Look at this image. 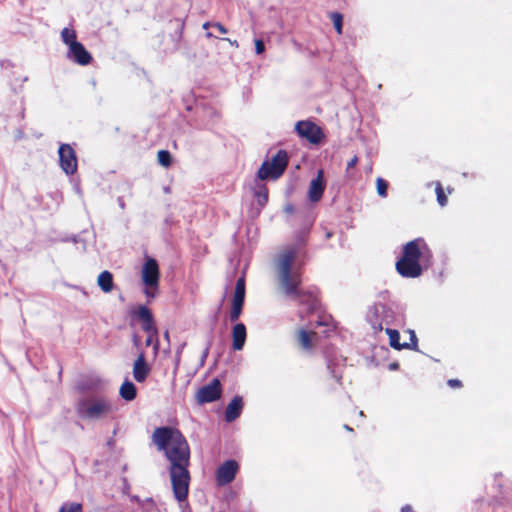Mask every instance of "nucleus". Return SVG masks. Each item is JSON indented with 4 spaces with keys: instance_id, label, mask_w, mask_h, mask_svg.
<instances>
[{
    "instance_id": "nucleus-1",
    "label": "nucleus",
    "mask_w": 512,
    "mask_h": 512,
    "mask_svg": "<svg viewBox=\"0 0 512 512\" xmlns=\"http://www.w3.org/2000/svg\"><path fill=\"white\" fill-rule=\"evenodd\" d=\"M152 439L158 450L163 451L170 461L169 471L175 499L178 502L185 501L190 483V448L186 438L177 428L161 426L155 429Z\"/></svg>"
},
{
    "instance_id": "nucleus-2",
    "label": "nucleus",
    "mask_w": 512,
    "mask_h": 512,
    "mask_svg": "<svg viewBox=\"0 0 512 512\" xmlns=\"http://www.w3.org/2000/svg\"><path fill=\"white\" fill-rule=\"evenodd\" d=\"M296 258V251L291 249L283 254L278 267L279 286L284 294L297 300L306 313H313L318 310L320 302L315 289L303 290L301 285V273L299 269H293Z\"/></svg>"
},
{
    "instance_id": "nucleus-3",
    "label": "nucleus",
    "mask_w": 512,
    "mask_h": 512,
    "mask_svg": "<svg viewBox=\"0 0 512 512\" xmlns=\"http://www.w3.org/2000/svg\"><path fill=\"white\" fill-rule=\"evenodd\" d=\"M429 252L425 240L421 237L407 242L402 249V255L396 262V271L404 278H417L422 275L420 264L422 257Z\"/></svg>"
},
{
    "instance_id": "nucleus-4",
    "label": "nucleus",
    "mask_w": 512,
    "mask_h": 512,
    "mask_svg": "<svg viewBox=\"0 0 512 512\" xmlns=\"http://www.w3.org/2000/svg\"><path fill=\"white\" fill-rule=\"evenodd\" d=\"M182 101L187 111L195 109V117L188 122L195 129H211L219 118L217 110L203 102H198L193 92L184 95Z\"/></svg>"
},
{
    "instance_id": "nucleus-5",
    "label": "nucleus",
    "mask_w": 512,
    "mask_h": 512,
    "mask_svg": "<svg viewBox=\"0 0 512 512\" xmlns=\"http://www.w3.org/2000/svg\"><path fill=\"white\" fill-rule=\"evenodd\" d=\"M75 409L77 415L83 420H100L113 413L111 401L104 396L80 398Z\"/></svg>"
},
{
    "instance_id": "nucleus-6",
    "label": "nucleus",
    "mask_w": 512,
    "mask_h": 512,
    "mask_svg": "<svg viewBox=\"0 0 512 512\" xmlns=\"http://www.w3.org/2000/svg\"><path fill=\"white\" fill-rule=\"evenodd\" d=\"M288 163V152L284 149L278 150L270 160L266 159L263 161L257 171V180H277L284 174Z\"/></svg>"
},
{
    "instance_id": "nucleus-7",
    "label": "nucleus",
    "mask_w": 512,
    "mask_h": 512,
    "mask_svg": "<svg viewBox=\"0 0 512 512\" xmlns=\"http://www.w3.org/2000/svg\"><path fill=\"white\" fill-rule=\"evenodd\" d=\"M159 265L155 258L146 256L141 271L142 282L145 285L143 290L148 298H155L159 286Z\"/></svg>"
},
{
    "instance_id": "nucleus-8",
    "label": "nucleus",
    "mask_w": 512,
    "mask_h": 512,
    "mask_svg": "<svg viewBox=\"0 0 512 512\" xmlns=\"http://www.w3.org/2000/svg\"><path fill=\"white\" fill-rule=\"evenodd\" d=\"M295 132L300 138L314 145L320 144L325 138L322 128L311 120L298 121L295 124Z\"/></svg>"
},
{
    "instance_id": "nucleus-9",
    "label": "nucleus",
    "mask_w": 512,
    "mask_h": 512,
    "mask_svg": "<svg viewBox=\"0 0 512 512\" xmlns=\"http://www.w3.org/2000/svg\"><path fill=\"white\" fill-rule=\"evenodd\" d=\"M223 392V386L218 378H213L208 384L200 387L196 394L199 405L218 401Z\"/></svg>"
},
{
    "instance_id": "nucleus-10",
    "label": "nucleus",
    "mask_w": 512,
    "mask_h": 512,
    "mask_svg": "<svg viewBox=\"0 0 512 512\" xmlns=\"http://www.w3.org/2000/svg\"><path fill=\"white\" fill-rule=\"evenodd\" d=\"M246 296V284L245 276H241L237 279L235 284L234 295L232 299L231 310L229 313V319L231 322H236L242 314Z\"/></svg>"
},
{
    "instance_id": "nucleus-11",
    "label": "nucleus",
    "mask_w": 512,
    "mask_h": 512,
    "mask_svg": "<svg viewBox=\"0 0 512 512\" xmlns=\"http://www.w3.org/2000/svg\"><path fill=\"white\" fill-rule=\"evenodd\" d=\"M59 165L67 175H73L78 168L77 155L70 144L62 143L58 149Z\"/></svg>"
},
{
    "instance_id": "nucleus-12",
    "label": "nucleus",
    "mask_w": 512,
    "mask_h": 512,
    "mask_svg": "<svg viewBox=\"0 0 512 512\" xmlns=\"http://www.w3.org/2000/svg\"><path fill=\"white\" fill-rule=\"evenodd\" d=\"M392 311L385 304H374L369 307L367 312V321L370 323L375 331H382V323H388V318L391 317Z\"/></svg>"
},
{
    "instance_id": "nucleus-13",
    "label": "nucleus",
    "mask_w": 512,
    "mask_h": 512,
    "mask_svg": "<svg viewBox=\"0 0 512 512\" xmlns=\"http://www.w3.org/2000/svg\"><path fill=\"white\" fill-rule=\"evenodd\" d=\"M239 464L234 459L224 461L216 470L215 480L219 487L226 486L234 481Z\"/></svg>"
},
{
    "instance_id": "nucleus-14",
    "label": "nucleus",
    "mask_w": 512,
    "mask_h": 512,
    "mask_svg": "<svg viewBox=\"0 0 512 512\" xmlns=\"http://www.w3.org/2000/svg\"><path fill=\"white\" fill-rule=\"evenodd\" d=\"M131 316L137 318L141 322V327L146 333H153L157 335V327L152 311L145 305H138V307L131 311Z\"/></svg>"
},
{
    "instance_id": "nucleus-15",
    "label": "nucleus",
    "mask_w": 512,
    "mask_h": 512,
    "mask_svg": "<svg viewBox=\"0 0 512 512\" xmlns=\"http://www.w3.org/2000/svg\"><path fill=\"white\" fill-rule=\"evenodd\" d=\"M326 188V179L324 176V170L319 169L317 171V175L313 178L308 187L307 197L310 202L317 203L319 202L324 194Z\"/></svg>"
},
{
    "instance_id": "nucleus-16",
    "label": "nucleus",
    "mask_w": 512,
    "mask_h": 512,
    "mask_svg": "<svg viewBox=\"0 0 512 512\" xmlns=\"http://www.w3.org/2000/svg\"><path fill=\"white\" fill-rule=\"evenodd\" d=\"M326 365L332 378L338 383H341L343 367L345 366L346 358L338 355L335 351H326Z\"/></svg>"
},
{
    "instance_id": "nucleus-17",
    "label": "nucleus",
    "mask_w": 512,
    "mask_h": 512,
    "mask_svg": "<svg viewBox=\"0 0 512 512\" xmlns=\"http://www.w3.org/2000/svg\"><path fill=\"white\" fill-rule=\"evenodd\" d=\"M151 372V367L146 361L144 351H141L133 363V377L138 383L146 381Z\"/></svg>"
},
{
    "instance_id": "nucleus-18",
    "label": "nucleus",
    "mask_w": 512,
    "mask_h": 512,
    "mask_svg": "<svg viewBox=\"0 0 512 512\" xmlns=\"http://www.w3.org/2000/svg\"><path fill=\"white\" fill-rule=\"evenodd\" d=\"M68 57L78 64H89L92 60L91 54L80 42L72 43V46L68 48Z\"/></svg>"
},
{
    "instance_id": "nucleus-19",
    "label": "nucleus",
    "mask_w": 512,
    "mask_h": 512,
    "mask_svg": "<svg viewBox=\"0 0 512 512\" xmlns=\"http://www.w3.org/2000/svg\"><path fill=\"white\" fill-rule=\"evenodd\" d=\"M244 408V402L243 398L239 395H236L232 398V400L228 403L224 419L228 423L234 422L236 419H238L243 411Z\"/></svg>"
},
{
    "instance_id": "nucleus-20",
    "label": "nucleus",
    "mask_w": 512,
    "mask_h": 512,
    "mask_svg": "<svg viewBox=\"0 0 512 512\" xmlns=\"http://www.w3.org/2000/svg\"><path fill=\"white\" fill-rule=\"evenodd\" d=\"M103 386V379L97 376H88L77 382L76 389L81 393L98 392Z\"/></svg>"
},
{
    "instance_id": "nucleus-21",
    "label": "nucleus",
    "mask_w": 512,
    "mask_h": 512,
    "mask_svg": "<svg viewBox=\"0 0 512 512\" xmlns=\"http://www.w3.org/2000/svg\"><path fill=\"white\" fill-rule=\"evenodd\" d=\"M247 338V329L244 323L238 322L232 327V348L235 351L243 349Z\"/></svg>"
},
{
    "instance_id": "nucleus-22",
    "label": "nucleus",
    "mask_w": 512,
    "mask_h": 512,
    "mask_svg": "<svg viewBox=\"0 0 512 512\" xmlns=\"http://www.w3.org/2000/svg\"><path fill=\"white\" fill-rule=\"evenodd\" d=\"M97 284L104 293H109L114 288L113 274L108 271H102L97 278Z\"/></svg>"
},
{
    "instance_id": "nucleus-23",
    "label": "nucleus",
    "mask_w": 512,
    "mask_h": 512,
    "mask_svg": "<svg viewBox=\"0 0 512 512\" xmlns=\"http://www.w3.org/2000/svg\"><path fill=\"white\" fill-rule=\"evenodd\" d=\"M119 395L125 401H133L137 396L136 385L132 381L126 379L120 386Z\"/></svg>"
},
{
    "instance_id": "nucleus-24",
    "label": "nucleus",
    "mask_w": 512,
    "mask_h": 512,
    "mask_svg": "<svg viewBox=\"0 0 512 512\" xmlns=\"http://www.w3.org/2000/svg\"><path fill=\"white\" fill-rule=\"evenodd\" d=\"M385 332L389 336L390 346L392 348H394L395 350H402V349L408 348L410 346V344H408L406 342H404V343L400 342V333L398 330L392 329V328H386Z\"/></svg>"
},
{
    "instance_id": "nucleus-25",
    "label": "nucleus",
    "mask_w": 512,
    "mask_h": 512,
    "mask_svg": "<svg viewBox=\"0 0 512 512\" xmlns=\"http://www.w3.org/2000/svg\"><path fill=\"white\" fill-rule=\"evenodd\" d=\"M254 197L257 199L258 205L263 208L268 202V189L265 184L256 183L254 188Z\"/></svg>"
},
{
    "instance_id": "nucleus-26",
    "label": "nucleus",
    "mask_w": 512,
    "mask_h": 512,
    "mask_svg": "<svg viewBox=\"0 0 512 512\" xmlns=\"http://www.w3.org/2000/svg\"><path fill=\"white\" fill-rule=\"evenodd\" d=\"M61 38L62 41L68 46V48L72 46V43L78 42L75 30L70 28H64L61 31Z\"/></svg>"
},
{
    "instance_id": "nucleus-27",
    "label": "nucleus",
    "mask_w": 512,
    "mask_h": 512,
    "mask_svg": "<svg viewBox=\"0 0 512 512\" xmlns=\"http://www.w3.org/2000/svg\"><path fill=\"white\" fill-rule=\"evenodd\" d=\"M157 160L161 166L168 168L172 164V155L168 150L162 149L157 153Z\"/></svg>"
},
{
    "instance_id": "nucleus-28",
    "label": "nucleus",
    "mask_w": 512,
    "mask_h": 512,
    "mask_svg": "<svg viewBox=\"0 0 512 512\" xmlns=\"http://www.w3.org/2000/svg\"><path fill=\"white\" fill-rule=\"evenodd\" d=\"M388 187H389V183L388 181H386L385 179H383L382 177H378L376 179V189H377V193L380 197L382 198H385L387 197L388 195Z\"/></svg>"
},
{
    "instance_id": "nucleus-29",
    "label": "nucleus",
    "mask_w": 512,
    "mask_h": 512,
    "mask_svg": "<svg viewBox=\"0 0 512 512\" xmlns=\"http://www.w3.org/2000/svg\"><path fill=\"white\" fill-rule=\"evenodd\" d=\"M330 19L332 20L337 33L339 35L342 34L343 15L339 12H332L330 14Z\"/></svg>"
},
{
    "instance_id": "nucleus-30",
    "label": "nucleus",
    "mask_w": 512,
    "mask_h": 512,
    "mask_svg": "<svg viewBox=\"0 0 512 512\" xmlns=\"http://www.w3.org/2000/svg\"><path fill=\"white\" fill-rule=\"evenodd\" d=\"M298 340L303 348L309 349L311 347V336L305 329L300 330Z\"/></svg>"
},
{
    "instance_id": "nucleus-31",
    "label": "nucleus",
    "mask_w": 512,
    "mask_h": 512,
    "mask_svg": "<svg viewBox=\"0 0 512 512\" xmlns=\"http://www.w3.org/2000/svg\"><path fill=\"white\" fill-rule=\"evenodd\" d=\"M142 512H158V507L156 502L152 497H148L145 499V504L141 506Z\"/></svg>"
},
{
    "instance_id": "nucleus-32",
    "label": "nucleus",
    "mask_w": 512,
    "mask_h": 512,
    "mask_svg": "<svg viewBox=\"0 0 512 512\" xmlns=\"http://www.w3.org/2000/svg\"><path fill=\"white\" fill-rule=\"evenodd\" d=\"M59 512H82V505L80 503H65L60 507Z\"/></svg>"
},
{
    "instance_id": "nucleus-33",
    "label": "nucleus",
    "mask_w": 512,
    "mask_h": 512,
    "mask_svg": "<svg viewBox=\"0 0 512 512\" xmlns=\"http://www.w3.org/2000/svg\"><path fill=\"white\" fill-rule=\"evenodd\" d=\"M148 336L145 341L146 346H150L153 344V350L154 353L157 354L159 350V340H158V334L154 335L153 333H147Z\"/></svg>"
},
{
    "instance_id": "nucleus-34",
    "label": "nucleus",
    "mask_w": 512,
    "mask_h": 512,
    "mask_svg": "<svg viewBox=\"0 0 512 512\" xmlns=\"http://www.w3.org/2000/svg\"><path fill=\"white\" fill-rule=\"evenodd\" d=\"M436 196H437V202L440 206L443 207L447 204V197H446L440 184L437 185Z\"/></svg>"
},
{
    "instance_id": "nucleus-35",
    "label": "nucleus",
    "mask_w": 512,
    "mask_h": 512,
    "mask_svg": "<svg viewBox=\"0 0 512 512\" xmlns=\"http://www.w3.org/2000/svg\"><path fill=\"white\" fill-rule=\"evenodd\" d=\"M409 333H410V343H409L410 346L407 349L416 350L417 349V345H418L417 336H416V334H415V332L413 330H410Z\"/></svg>"
},
{
    "instance_id": "nucleus-36",
    "label": "nucleus",
    "mask_w": 512,
    "mask_h": 512,
    "mask_svg": "<svg viewBox=\"0 0 512 512\" xmlns=\"http://www.w3.org/2000/svg\"><path fill=\"white\" fill-rule=\"evenodd\" d=\"M309 229H303L297 233V242L299 244H305Z\"/></svg>"
},
{
    "instance_id": "nucleus-37",
    "label": "nucleus",
    "mask_w": 512,
    "mask_h": 512,
    "mask_svg": "<svg viewBox=\"0 0 512 512\" xmlns=\"http://www.w3.org/2000/svg\"><path fill=\"white\" fill-rule=\"evenodd\" d=\"M212 346V340L209 339L207 344H206V347L205 349L203 350L202 354H201V363L203 364L205 362V360L207 359L208 355H209V351H210V348Z\"/></svg>"
},
{
    "instance_id": "nucleus-38",
    "label": "nucleus",
    "mask_w": 512,
    "mask_h": 512,
    "mask_svg": "<svg viewBox=\"0 0 512 512\" xmlns=\"http://www.w3.org/2000/svg\"><path fill=\"white\" fill-rule=\"evenodd\" d=\"M121 482H122V493L125 495H129L130 490H131V485H130L128 479L126 477H123L121 479Z\"/></svg>"
},
{
    "instance_id": "nucleus-39",
    "label": "nucleus",
    "mask_w": 512,
    "mask_h": 512,
    "mask_svg": "<svg viewBox=\"0 0 512 512\" xmlns=\"http://www.w3.org/2000/svg\"><path fill=\"white\" fill-rule=\"evenodd\" d=\"M359 159H358V156H353L347 163V167H346V173L348 174L349 173V170L352 169L354 166H356V164L358 163Z\"/></svg>"
},
{
    "instance_id": "nucleus-40",
    "label": "nucleus",
    "mask_w": 512,
    "mask_h": 512,
    "mask_svg": "<svg viewBox=\"0 0 512 512\" xmlns=\"http://www.w3.org/2000/svg\"><path fill=\"white\" fill-rule=\"evenodd\" d=\"M255 50L257 54H261L265 50V45L262 40L255 41Z\"/></svg>"
},
{
    "instance_id": "nucleus-41",
    "label": "nucleus",
    "mask_w": 512,
    "mask_h": 512,
    "mask_svg": "<svg viewBox=\"0 0 512 512\" xmlns=\"http://www.w3.org/2000/svg\"><path fill=\"white\" fill-rule=\"evenodd\" d=\"M447 384L451 388H459L462 386V382L459 379H450Z\"/></svg>"
},
{
    "instance_id": "nucleus-42",
    "label": "nucleus",
    "mask_w": 512,
    "mask_h": 512,
    "mask_svg": "<svg viewBox=\"0 0 512 512\" xmlns=\"http://www.w3.org/2000/svg\"><path fill=\"white\" fill-rule=\"evenodd\" d=\"M316 326H328L327 317L319 316L318 320L316 321Z\"/></svg>"
},
{
    "instance_id": "nucleus-43",
    "label": "nucleus",
    "mask_w": 512,
    "mask_h": 512,
    "mask_svg": "<svg viewBox=\"0 0 512 512\" xmlns=\"http://www.w3.org/2000/svg\"><path fill=\"white\" fill-rule=\"evenodd\" d=\"M130 500L137 503L140 507L145 504V500H142L138 495H131Z\"/></svg>"
},
{
    "instance_id": "nucleus-44",
    "label": "nucleus",
    "mask_w": 512,
    "mask_h": 512,
    "mask_svg": "<svg viewBox=\"0 0 512 512\" xmlns=\"http://www.w3.org/2000/svg\"><path fill=\"white\" fill-rule=\"evenodd\" d=\"M213 27H215L221 34L227 33V29L219 22L213 23Z\"/></svg>"
},
{
    "instance_id": "nucleus-45",
    "label": "nucleus",
    "mask_w": 512,
    "mask_h": 512,
    "mask_svg": "<svg viewBox=\"0 0 512 512\" xmlns=\"http://www.w3.org/2000/svg\"><path fill=\"white\" fill-rule=\"evenodd\" d=\"M132 342H133V345L136 347V348H139L140 345H141V339L140 337L135 333L133 334V337H132Z\"/></svg>"
},
{
    "instance_id": "nucleus-46",
    "label": "nucleus",
    "mask_w": 512,
    "mask_h": 512,
    "mask_svg": "<svg viewBox=\"0 0 512 512\" xmlns=\"http://www.w3.org/2000/svg\"><path fill=\"white\" fill-rule=\"evenodd\" d=\"M284 211H285V213H287V214H292V213H294V211H295V207H294V205H293V204L289 203V204H287V205L285 206Z\"/></svg>"
},
{
    "instance_id": "nucleus-47",
    "label": "nucleus",
    "mask_w": 512,
    "mask_h": 512,
    "mask_svg": "<svg viewBox=\"0 0 512 512\" xmlns=\"http://www.w3.org/2000/svg\"><path fill=\"white\" fill-rule=\"evenodd\" d=\"M399 367H400V365L398 362H392L388 365V369L391 371H396L399 369Z\"/></svg>"
},
{
    "instance_id": "nucleus-48",
    "label": "nucleus",
    "mask_w": 512,
    "mask_h": 512,
    "mask_svg": "<svg viewBox=\"0 0 512 512\" xmlns=\"http://www.w3.org/2000/svg\"><path fill=\"white\" fill-rule=\"evenodd\" d=\"M401 512H414L413 509H412V506L409 505V504H406L404 505L402 508H401Z\"/></svg>"
},
{
    "instance_id": "nucleus-49",
    "label": "nucleus",
    "mask_w": 512,
    "mask_h": 512,
    "mask_svg": "<svg viewBox=\"0 0 512 512\" xmlns=\"http://www.w3.org/2000/svg\"><path fill=\"white\" fill-rule=\"evenodd\" d=\"M117 202H118V205L120 206L121 209L125 208V202H124V198L122 196H119L117 198Z\"/></svg>"
},
{
    "instance_id": "nucleus-50",
    "label": "nucleus",
    "mask_w": 512,
    "mask_h": 512,
    "mask_svg": "<svg viewBox=\"0 0 512 512\" xmlns=\"http://www.w3.org/2000/svg\"><path fill=\"white\" fill-rule=\"evenodd\" d=\"M164 223L168 226H171L172 224H174V219L171 216H167L164 220Z\"/></svg>"
},
{
    "instance_id": "nucleus-51",
    "label": "nucleus",
    "mask_w": 512,
    "mask_h": 512,
    "mask_svg": "<svg viewBox=\"0 0 512 512\" xmlns=\"http://www.w3.org/2000/svg\"><path fill=\"white\" fill-rule=\"evenodd\" d=\"M210 26H213V24H211L210 22H205V23L203 24V28H204V29H207V28H208V27H210Z\"/></svg>"
},
{
    "instance_id": "nucleus-52",
    "label": "nucleus",
    "mask_w": 512,
    "mask_h": 512,
    "mask_svg": "<svg viewBox=\"0 0 512 512\" xmlns=\"http://www.w3.org/2000/svg\"><path fill=\"white\" fill-rule=\"evenodd\" d=\"M164 338H165L167 341H169V332H168V330H166V331H165V333H164Z\"/></svg>"
},
{
    "instance_id": "nucleus-53",
    "label": "nucleus",
    "mask_w": 512,
    "mask_h": 512,
    "mask_svg": "<svg viewBox=\"0 0 512 512\" xmlns=\"http://www.w3.org/2000/svg\"><path fill=\"white\" fill-rule=\"evenodd\" d=\"M343 427L347 431H353V429L349 425H347V424H345Z\"/></svg>"
},
{
    "instance_id": "nucleus-54",
    "label": "nucleus",
    "mask_w": 512,
    "mask_h": 512,
    "mask_svg": "<svg viewBox=\"0 0 512 512\" xmlns=\"http://www.w3.org/2000/svg\"><path fill=\"white\" fill-rule=\"evenodd\" d=\"M331 236H332V233H331V232H328V233L326 234V238H330Z\"/></svg>"
},
{
    "instance_id": "nucleus-55",
    "label": "nucleus",
    "mask_w": 512,
    "mask_h": 512,
    "mask_svg": "<svg viewBox=\"0 0 512 512\" xmlns=\"http://www.w3.org/2000/svg\"><path fill=\"white\" fill-rule=\"evenodd\" d=\"M349 68H351L353 71H356L355 66H349Z\"/></svg>"
},
{
    "instance_id": "nucleus-56",
    "label": "nucleus",
    "mask_w": 512,
    "mask_h": 512,
    "mask_svg": "<svg viewBox=\"0 0 512 512\" xmlns=\"http://www.w3.org/2000/svg\"><path fill=\"white\" fill-rule=\"evenodd\" d=\"M344 81H345V83H346V85H347V86H349V85H350V83L348 82V80H346V79H345Z\"/></svg>"
},
{
    "instance_id": "nucleus-57",
    "label": "nucleus",
    "mask_w": 512,
    "mask_h": 512,
    "mask_svg": "<svg viewBox=\"0 0 512 512\" xmlns=\"http://www.w3.org/2000/svg\"><path fill=\"white\" fill-rule=\"evenodd\" d=\"M75 190H77V191L79 192V191H80L79 186H76V187H75Z\"/></svg>"
},
{
    "instance_id": "nucleus-58",
    "label": "nucleus",
    "mask_w": 512,
    "mask_h": 512,
    "mask_svg": "<svg viewBox=\"0 0 512 512\" xmlns=\"http://www.w3.org/2000/svg\"><path fill=\"white\" fill-rule=\"evenodd\" d=\"M207 36L212 37L213 35H212V33H207Z\"/></svg>"
},
{
    "instance_id": "nucleus-59",
    "label": "nucleus",
    "mask_w": 512,
    "mask_h": 512,
    "mask_svg": "<svg viewBox=\"0 0 512 512\" xmlns=\"http://www.w3.org/2000/svg\"><path fill=\"white\" fill-rule=\"evenodd\" d=\"M359 415H360V416H363V415H364L363 411H360V412H359Z\"/></svg>"
}]
</instances>
